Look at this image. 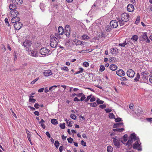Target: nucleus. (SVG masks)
<instances>
[{"label":"nucleus","instance_id":"1","mask_svg":"<svg viewBox=\"0 0 152 152\" xmlns=\"http://www.w3.org/2000/svg\"><path fill=\"white\" fill-rule=\"evenodd\" d=\"M50 46L53 48H56L58 42V40L57 37H54L53 35H51L50 36Z\"/></svg>","mask_w":152,"mask_h":152},{"label":"nucleus","instance_id":"2","mask_svg":"<svg viewBox=\"0 0 152 152\" xmlns=\"http://www.w3.org/2000/svg\"><path fill=\"white\" fill-rule=\"evenodd\" d=\"M31 42L28 40L25 41L23 43V45L25 48V50L29 52V48L31 47Z\"/></svg>","mask_w":152,"mask_h":152},{"label":"nucleus","instance_id":"3","mask_svg":"<svg viewBox=\"0 0 152 152\" xmlns=\"http://www.w3.org/2000/svg\"><path fill=\"white\" fill-rule=\"evenodd\" d=\"M140 144L141 143L140 140H137L133 144V148L134 149H137L138 151H141L142 150V147Z\"/></svg>","mask_w":152,"mask_h":152},{"label":"nucleus","instance_id":"4","mask_svg":"<svg viewBox=\"0 0 152 152\" xmlns=\"http://www.w3.org/2000/svg\"><path fill=\"white\" fill-rule=\"evenodd\" d=\"M50 51V50L47 48H43L40 50L39 53L41 55L46 56L49 55Z\"/></svg>","mask_w":152,"mask_h":152},{"label":"nucleus","instance_id":"5","mask_svg":"<svg viewBox=\"0 0 152 152\" xmlns=\"http://www.w3.org/2000/svg\"><path fill=\"white\" fill-rule=\"evenodd\" d=\"M121 19L123 21L127 22L129 19V15L127 13L124 12L121 15Z\"/></svg>","mask_w":152,"mask_h":152},{"label":"nucleus","instance_id":"6","mask_svg":"<svg viewBox=\"0 0 152 152\" xmlns=\"http://www.w3.org/2000/svg\"><path fill=\"white\" fill-rule=\"evenodd\" d=\"M113 141L115 146L117 148L120 147V138L115 136L113 139Z\"/></svg>","mask_w":152,"mask_h":152},{"label":"nucleus","instance_id":"7","mask_svg":"<svg viewBox=\"0 0 152 152\" xmlns=\"http://www.w3.org/2000/svg\"><path fill=\"white\" fill-rule=\"evenodd\" d=\"M148 79V77L145 74H144V72L141 73L140 80V82H143L147 80Z\"/></svg>","mask_w":152,"mask_h":152},{"label":"nucleus","instance_id":"8","mask_svg":"<svg viewBox=\"0 0 152 152\" xmlns=\"http://www.w3.org/2000/svg\"><path fill=\"white\" fill-rule=\"evenodd\" d=\"M126 74L128 77L131 78L134 77L135 73L134 72L132 69H129L127 71Z\"/></svg>","mask_w":152,"mask_h":152},{"label":"nucleus","instance_id":"9","mask_svg":"<svg viewBox=\"0 0 152 152\" xmlns=\"http://www.w3.org/2000/svg\"><path fill=\"white\" fill-rule=\"evenodd\" d=\"M29 51L30 52V53H29V54L32 56L37 57L38 56V52L36 50H29Z\"/></svg>","mask_w":152,"mask_h":152},{"label":"nucleus","instance_id":"10","mask_svg":"<svg viewBox=\"0 0 152 152\" xmlns=\"http://www.w3.org/2000/svg\"><path fill=\"white\" fill-rule=\"evenodd\" d=\"M14 23V26L15 28L17 30L20 29L23 26L22 23L19 21Z\"/></svg>","mask_w":152,"mask_h":152},{"label":"nucleus","instance_id":"11","mask_svg":"<svg viewBox=\"0 0 152 152\" xmlns=\"http://www.w3.org/2000/svg\"><path fill=\"white\" fill-rule=\"evenodd\" d=\"M142 37V40L145 41L147 43H149L150 42V40L149 39L147 35V33L146 32H144L141 35Z\"/></svg>","mask_w":152,"mask_h":152},{"label":"nucleus","instance_id":"12","mask_svg":"<svg viewBox=\"0 0 152 152\" xmlns=\"http://www.w3.org/2000/svg\"><path fill=\"white\" fill-rule=\"evenodd\" d=\"M70 26L69 25H66L65 27V34L67 37L70 35Z\"/></svg>","mask_w":152,"mask_h":152},{"label":"nucleus","instance_id":"13","mask_svg":"<svg viewBox=\"0 0 152 152\" xmlns=\"http://www.w3.org/2000/svg\"><path fill=\"white\" fill-rule=\"evenodd\" d=\"M110 24L112 27L115 28L117 27L118 23L117 21L113 20L111 21L110 23Z\"/></svg>","mask_w":152,"mask_h":152},{"label":"nucleus","instance_id":"14","mask_svg":"<svg viewBox=\"0 0 152 152\" xmlns=\"http://www.w3.org/2000/svg\"><path fill=\"white\" fill-rule=\"evenodd\" d=\"M10 17L12 18L16 17L19 14L18 12L15 10H12L10 12Z\"/></svg>","mask_w":152,"mask_h":152},{"label":"nucleus","instance_id":"15","mask_svg":"<svg viewBox=\"0 0 152 152\" xmlns=\"http://www.w3.org/2000/svg\"><path fill=\"white\" fill-rule=\"evenodd\" d=\"M43 74L45 76L48 77L52 75L53 73L51 70L48 69L45 70L43 72Z\"/></svg>","mask_w":152,"mask_h":152},{"label":"nucleus","instance_id":"16","mask_svg":"<svg viewBox=\"0 0 152 152\" xmlns=\"http://www.w3.org/2000/svg\"><path fill=\"white\" fill-rule=\"evenodd\" d=\"M134 5L132 4H129L127 7V11L129 12H132L134 10Z\"/></svg>","mask_w":152,"mask_h":152},{"label":"nucleus","instance_id":"17","mask_svg":"<svg viewBox=\"0 0 152 152\" xmlns=\"http://www.w3.org/2000/svg\"><path fill=\"white\" fill-rule=\"evenodd\" d=\"M20 20V18L17 16L12 18L11 20V21L12 23H15L19 22Z\"/></svg>","mask_w":152,"mask_h":152},{"label":"nucleus","instance_id":"18","mask_svg":"<svg viewBox=\"0 0 152 152\" xmlns=\"http://www.w3.org/2000/svg\"><path fill=\"white\" fill-rule=\"evenodd\" d=\"M117 75L120 77H122L125 75L124 72L122 69H120L116 72Z\"/></svg>","mask_w":152,"mask_h":152},{"label":"nucleus","instance_id":"19","mask_svg":"<svg viewBox=\"0 0 152 152\" xmlns=\"http://www.w3.org/2000/svg\"><path fill=\"white\" fill-rule=\"evenodd\" d=\"M77 96L79 97L81 96V98L80 99V101H83L86 98L85 96V95L84 94H83L82 93L77 94Z\"/></svg>","mask_w":152,"mask_h":152},{"label":"nucleus","instance_id":"20","mask_svg":"<svg viewBox=\"0 0 152 152\" xmlns=\"http://www.w3.org/2000/svg\"><path fill=\"white\" fill-rule=\"evenodd\" d=\"M58 32L60 35H62L64 33V30L63 28L61 26H60L58 27Z\"/></svg>","mask_w":152,"mask_h":152},{"label":"nucleus","instance_id":"21","mask_svg":"<svg viewBox=\"0 0 152 152\" xmlns=\"http://www.w3.org/2000/svg\"><path fill=\"white\" fill-rule=\"evenodd\" d=\"M15 5L16 4L14 3L10 4L9 7L11 11L15 10L16 9V6Z\"/></svg>","mask_w":152,"mask_h":152},{"label":"nucleus","instance_id":"22","mask_svg":"<svg viewBox=\"0 0 152 152\" xmlns=\"http://www.w3.org/2000/svg\"><path fill=\"white\" fill-rule=\"evenodd\" d=\"M117 68V66L115 64H111L110 66V69L112 71H115L116 70Z\"/></svg>","mask_w":152,"mask_h":152},{"label":"nucleus","instance_id":"23","mask_svg":"<svg viewBox=\"0 0 152 152\" xmlns=\"http://www.w3.org/2000/svg\"><path fill=\"white\" fill-rule=\"evenodd\" d=\"M73 42L76 45H81L83 44V42L80 40L76 39L74 40Z\"/></svg>","mask_w":152,"mask_h":152},{"label":"nucleus","instance_id":"24","mask_svg":"<svg viewBox=\"0 0 152 152\" xmlns=\"http://www.w3.org/2000/svg\"><path fill=\"white\" fill-rule=\"evenodd\" d=\"M12 2L16 4H21L23 2V0H12Z\"/></svg>","mask_w":152,"mask_h":152},{"label":"nucleus","instance_id":"25","mask_svg":"<svg viewBox=\"0 0 152 152\" xmlns=\"http://www.w3.org/2000/svg\"><path fill=\"white\" fill-rule=\"evenodd\" d=\"M130 139L132 140H137V138L136 136V135L135 133H132L131 134L130 136Z\"/></svg>","mask_w":152,"mask_h":152},{"label":"nucleus","instance_id":"26","mask_svg":"<svg viewBox=\"0 0 152 152\" xmlns=\"http://www.w3.org/2000/svg\"><path fill=\"white\" fill-rule=\"evenodd\" d=\"M123 124V123L122 122L118 123L116 124H114L113 126V127L114 128L120 127L121 126H122Z\"/></svg>","mask_w":152,"mask_h":152},{"label":"nucleus","instance_id":"27","mask_svg":"<svg viewBox=\"0 0 152 152\" xmlns=\"http://www.w3.org/2000/svg\"><path fill=\"white\" fill-rule=\"evenodd\" d=\"M34 96L32 95H30L29 96V101L30 102L34 103L36 101V99H32V98L34 97Z\"/></svg>","mask_w":152,"mask_h":152},{"label":"nucleus","instance_id":"28","mask_svg":"<svg viewBox=\"0 0 152 152\" xmlns=\"http://www.w3.org/2000/svg\"><path fill=\"white\" fill-rule=\"evenodd\" d=\"M138 39V37L137 35H135L132 36L131 38V39L133 40L134 42L137 41Z\"/></svg>","mask_w":152,"mask_h":152},{"label":"nucleus","instance_id":"29","mask_svg":"<svg viewBox=\"0 0 152 152\" xmlns=\"http://www.w3.org/2000/svg\"><path fill=\"white\" fill-rule=\"evenodd\" d=\"M140 75H139L138 73H137V76L135 78H134V80L135 81H140Z\"/></svg>","mask_w":152,"mask_h":152},{"label":"nucleus","instance_id":"30","mask_svg":"<svg viewBox=\"0 0 152 152\" xmlns=\"http://www.w3.org/2000/svg\"><path fill=\"white\" fill-rule=\"evenodd\" d=\"M45 122V121L43 119H42L41 121L39 122V124H40L41 126L43 129L45 128V126L44 124Z\"/></svg>","mask_w":152,"mask_h":152},{"label":"nucleus","instance_id":"31","mask_svg":"<svg viewBox=\"0 0 152 152\" xmlns=\"http://www.w3.org/2000/svg\"><path fill=\"white\" fill-rule=\"evenodd\" d=\"M133 143V140L130 139H129L126 144V145L128 146H129L132 145Z\"/></svg>","mask_w":152,"mask_h":152},{"label":"nucleus","instance_id":"32","mask_svg":"<svg viewBox=\"0 0 152 152\" xmlns=\"http://www.w3.org/2000/svg\"><path fill=\"white\" fill-rule=\"evenodd\" d=\"M82 39L83 40L88 39H89L88 36L86 34H84L82 36Z\"/></svg>","mask_w":152,"mask_h":152},{"label":"nucleus","instance_id":"33","mask_svg":"<svg viewBox=\"0 0 152 152\" xmlns=\"http://www.w3.org/2000/svg\"><path fill=\"white\" fill-rule=\"evenodd\" d=\"M117 49H115L114 48H112L110 49V52L112 54H116L117 53Z\"/></svg>","mask_w":152,"mask_h":152},{"label":"nucleus","instance_id":"34","mask_svg":"<svg viewBox=\"0 0 152 152\" xmlns=\"http://www.w3.org/2000/svg\"><path fill=\"white\" fill-rule=\"evenodd\" d=\"M124 130V128H117L116 129H113V130L114 132L117 131V132H122Z\"/></svg>","mask_w":152,"mask_h":152},{"label":"nucleus","instance_id":"35","mask_svg":"<svg viewBox=\"0 0 152 152\" xmlns=\"http://www.w3.org/2000/svg\"><path fill=\"white\" fill-rule=\"evenodd\" d=\"M113 151L112 147L110 145L108 146L107 147V151L108 152H112Z\"/></svg>","mask_w":152,"mask_h":152},{"label":"nucleus","instance_id":"36","mask_svg":"<svg viewBox=\"0 0 152 152\" xmlns=\"http://www.w3.org/2000/svg\"><path fill=\"white\" fill-rule=\"evenodd\" d=\"M51 123L53 124H58V122L56 119H52L51 121Z\"/></svg>","mask_w":152,"mask_h":152},{"label":"nucleus","instance_id":"37","mask_svg":"<svg viewBox=\"0 0 152 152\" xmlns=\"http://www.w3.org/2000/svg\"><path fill=\"white\" fill-rule=\"evenodd\" d=\"M96 102L97 104H102L104 103V101L101 100L99 99L98 98L96 100Z\"/></svg>","mask_w":152,"mask_h":152},{"label":"nucleus","instance_id":"38","mask_svg":"<svg viewBox=\"0 0 152 152\" xmlns=\"http://www.w3.org/2000/svg\"><path fill=\"white\" fill-rule=\"evenodd\" d=\"M54 145L57 148L59 146V143L58 140H56L55 142Z\"/></svg>","mask_w":152,"mask_h":152},{"label":"nucleus","instance_id":"39","mask_svg":"<svg viewBox=\"0 0 152 152\" xmlns=\"http://www.w3.org/2000/svg\"><path fill=\"white\" fill-rule=\"evenodd\" d=\"M70 117L72 119L74 120L76 119V116L74 114H71Z\"/></svg>","mask_w":152,"mask_h":152},{"label":"nucleus","instance_id":"40","mask_svg":"<svg viewBox=\"0 0 152 152\" xmlns=\"http://www.w3.org/2000/svg\"><path fill=\"white\" fill-rule=\"evenodd\" d=\"M118 22L121 26L124 25L125 24V22H126L122 21L121 19V20L119 19V20H118Z\"/></svg>","mask_w":152,"mask_h":152},{"label":"nucleus","instance_id":"41","mask_svg":"<svg viewBox=\"0 0 152 152\" xmlns=\"http://www.w3.org/2000/svg\"><path fill=\"white\" fill-rule=\"evenodd\" d=\"M65 124L64 123L62 124H60V127L62 129H64L65 128Z\"/></svg>","mask_w":152,"mask_h":152},{"label":"nucleus","instance_id":"42","mask_svg":"<svg viewBox=\"0 0 152 152\" xmlns=\"http://www.w3.org/2000/svg\"><path fill=\"white\" fill-rule=\"evenodd\" d=\"M140 17L139 16H137L135 22L136 24H138L140 22Z\"/></svg>","mask_w":152,"mask_h":152},{"label":"nucleus","instance_id":"43","mask_svg":"<svg viewBox=\"0 0 152 152\" xmlns=\"http://www.w3.org/2000/svg\"><path fill=\"white\" fill-rule=\"evenodd\" d=\"M67 140L68 142L70 143H72L73 141V139L70 137H69V138H68Z\"/></svg>","mask_w":152,"mask_h":152},{"label":"nucleus","instance_id":"44","mask_svg":"<svg viewBox=\"0 0 152 152\" xmlns=\"http://www.w3.org/2000/svg\"><path fill=\"white\" fill-rule=\"evenodd\" d=\"M104 69H105L104 66L103 65H101L100 67L99 70L100 71L102 72L103 71Z\"/></svg>","mask_w":152,"mask_h":152},{"label":"nucleus","instance_id":"45","mask_svg":"<svg viewBox=\"0 0 152 152\" xmlns=\"http://www.w3.org/2000/svg\"><path fill=\"white\" fill-rule=\"evenodd\" d=\"M90 105L92 107H95L97 105V104L95 102L91 103H90Z\"/></svg>","mask_w":152,"mask_h":152},{"label":"nucleus","instance_id":"46","mask_svg":"<svg viewBox=\"0 0 152 152\" xmlns=\"http://www.w3.org/2000/svg\"><path fill=\"white\" fill-rule=\"evenodd\" d=\"M109 117L110 118H113L115 117V115L113 113H110L109 115Z\"/></svg>","mask_w":152,"mask_h":152},{"label":"nucleus","instance_id":"47","mask_svg":"<svg viewBox=\"0 0 152 152\" xmlns=\"http://www.w3.org/2000/svg\"><path fill=\"white\" fill-rule=\"evenodd\" d=\"M89 64L87 62L85 61L83 63V66L86 67L88 66Z\"/></svg>","mask_w":152,"mask_h":152},{"label":"nucleus","instance_id":"48","mask_svg":"<svg viewBox=\"0 0 152 152\" xmlns=\"http://www.w3.org/2000/svg\"><path fill=\"white\" fill-rule=\"evenodd\" d=\"M92 95H89L87 97V98L86 99H85L84 100H85V101L86 102H87L90 99L91 97V96Z\"/></svg>","mask_w":152,"mask_h":152},{"label":"nucleus","instance_id":"49","mask_svg":"<svg viewBox=\"0 0 152 152\" xmlns=\"http://www.w3.org/2000/svg\"><path fill=\"white\" fill-rule=\"evenodd\" d=\"M57 87V86H51L49 88V90L52 91V90L54 89L55 88H56Z\"/></svg>","mask_w":152,"mask_h":152},{"label":"nucleus","instance_id":"50","mask_svg":"<svg viewBox=\"0 0 152 152\" xmlns=\"http://www.w3.org/2000/svg\"><path fill=\"white\" fill-rule=\"evenodd\" d=\"M61 69L66 71H68L69 70L68 68L66 66H64L63 67L61 68Z\"/></svg>","mask_w":152,"mask_h":152},{"label":"nucleus","instance_id":"51","mask_svg":"<svg viewBox=\"0 0 152 152\" xmlns=\"http://www.w3.org/2000/svg\"><path fill=\"white\" fill-rule=\"evenodd\" d=\"M5 22L7 25L8 26H10V24L9 23L8 19L7 18H6L5 19Z\"/></svg>","mask_w":152,"mask_h":152},{"label":"nucleus","instance_id":"52","mask_svg":"<svg viewBox=\"0 0 152 152\" xmlns=\"http://www.w3.org/2000/svg\"><path fill=\"white\" fill-rule=\"evenodd\" d=\"M127 134H125L124 136H123V137H124V142H126V141H127Z\"/></svg>","mask_w":152,"mask_h":152},{"label":"nucleus","instance_id":"53","mask_svg":"<svg viewBox=\"0 0 152 152\" xmlns=\"http://www.w3.org/2000/svg\"><path fill=\"white\" fill-rule=\"evenodd\" d=\"M121 120V118H117L115 119V121L116 122H119Z\"/></svg>","mask_w":152,"mask_h":152},{"label":"nucleus","instance_id":"54","mask_svg":"<svg viewBox=\"0 0 152 152\" xmlns=\"http://www.w3.org/2000/svg\"><path fill=\"white\" fill-rule=\"evenodd\" d=\"M2 47H1V49L2 50V51L3 52H4L6 50V49L5 46L4 45H2Z\"/></svg>","mask_w":152,"mask_h":152},{"label":"nucleus","instance_id":"55","mask_svg":"<svg viewBox=\"0 0 152 152\" xmlns=\"http://www.w3.org/2000/svg\"><path fill=\"white\" fill-rule=\"evenodd\" d=\"M64 148V147L63 145H61L59 148V150L60 152H62Z\"/></svg>","mask_w":152,"mask_h":152},{"label":"nucleus","instance_id":"56","mask_svg":"<svg viewBox=\"0 0 152 152\" xmlns=\"http://www.w3.org/2000/svg\"><path fill=\"white\" fill-rule=\"evenodd\" d=\"M106 105L105 104H102L100 105L99 106V107L102 108V109H104L106 107Z\"/></svg>","mask_w":152,"mask_h":152},{"label":"nucleus","instance_id":"57","mask_svg":"<svg viewBox=\"0 0 152 152\" xmlns=\"http://www.w3.org/2000/svg\"><path fill=\"white\" fill-rule=\"evenodd\" d=\"M126 41H125V42H124L123 43L121 44H119V45L122 47H124L125 46V45H126Z\"/></svg>","mask_w":152,"mask_h":152},{"label":"nucleus","instance_id":"58","mask_svg":"<svg viewBox=\"0 0 152 152\" xmlns=\"http://www.w3.org/2000/svg\"><path fill=\"white\" fill-rule=\"evenodd\" d=\"M95 97L93 96V97H91L90 99V101L91 102H94V101H95Z\"/></svg>","mask_w":152,"mask_h":152},{"label":"nucleus","instance_id":"59","mask_svg":"<svg viewBox=\"0 0 152 152\" xmlns=\"http://www.w3.org/2000/svg\"><path fill=\"white\" fill-rule=\"evenodd\" d=\"M81 144L82 145L84 146H86V143L84 142L83 140L81 141Z\"/></svg>","mask_w":152,"mask_h":152},{"label":"nucleus","instance_id":"60","mask_svg":"<svg viewBox=\"0 0 152 152\" xmlns=\"http://www.w3.org/2000/svg\"><path fill=\"white\" fill-rule=\"evenodd\" d=\"M133 104H130L129 105V107L130 109L132 110L133 109Z\"/></svg>","mask_w":152,"mask_h":152},{"label":"nucleus","instance_id":"61","mask_svg":"<svg viewBox=\"0 0 152 152\" xmlns=\"http://www.w3.org/2000/svg\"><path fill=\"white\" fill-rule=\"evenodd\" d=\"M39 106V104L38 103H35L34 105V107L36 108H38Z\"/></svg>","mask_w":152,"mask_h":152},{"label":"nucleus","instance_id":"62","mask_svg":"<svg viewBox=\"0 0 152 152\" xmlns=\"http://www.w3.org/2000/svg\"><path fill=\"white\" fill-rule=\"evenodd\" d=\"M44 89V88H41L38 90V92H42L43 91Z\"/></svg>","mask_w":152,"mask_h":152},{"label":"nucleus","instance_id":"63","mask_svg":"<svg viewBox=\"0 0 152 152\" xmlns=\"http://www.w3.org/2000/svg\"><path fill=\"white\" fill-rule=\"evenodd\" d=\"M67 124H68V126L69 127H71L72 126L71 121H69Z\"/></svg>","mask_w":152,"mask_h":152},{"label":"nucleus","instance_id":"64","mask_svg":"<svg viewBox=\"0 0 152 152\" xmlns=\"http://www.w3.org/2000/svg\"><path fill=\"white\" fill-rule=\"evenodd\" d=\"M149 81L152 84V75L150 76L149 78Z\"/></svg>","mask_w":152,"mask_h":152}]
</instances>
